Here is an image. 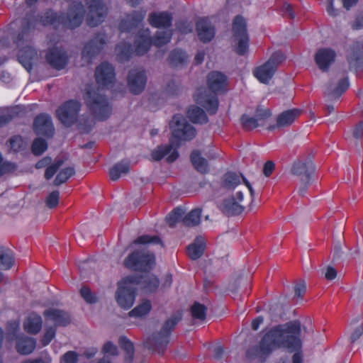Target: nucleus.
<instances>
[{"mask_svg":"<svg viewBox=\"0 0 363 363\" xmlns=\"http://www.w3.org/2000/svg\"><path fill=\"white\" fill-rule=\"evenodd\" d=\"M301 325L298 320L289 321L271 328L261 338L258 345L246 352L247 357L269 356L277 349H286L294 352L292 363H303L302 341L300 338Z\"/></svg>","mask_w":363,"mask_h":363,"instance_id":"f257e3e1","label":"nucleus"},{"mask_svg":"<svg viewBox=\"0 0 363 363\" xmlns=\"http://www.w3.org/2000/svg\"><path fill=\"white\" fill-rule=\"evenodd\" d=\"M95 79L99 87L87 88L83 98L91 114L96 119L104 121L110 117L112 107L106 96L100 93V87H108L114 84L116 79L114 67L107 62H101L96 68Z\"/></svg>","mask_w":363,"mask_h":363,"instance_id":"f03ea898","label":"nucleus"},{"mask_svg":"<svg viewBox=\"0 0 363 363\" xmlns=\"http://www.w3.org/2000/svg\"><path fill=\"white\" fill-rule=\"evenodd\" d=\"M169 127L172 130L169 144L159 145L151 153V157L155 161L161 160L167 156L166 160L169 163L174 162L179 157V152L173 147H179L181 142L191 140L196 135V130L194 126L186 121L182 114H174L169 123Z\"/></svg>","mask_w":363,"mask_h":363,"instance_id":"7ed1b4c3","label":"nucleus"},{"mask_svg":"<svg viewBox=\"0 0 363 363\" xmlns=\"http://www.w3.org/2000/svg\"><path fill=\"white\" fill-rule=\"evenodd\" d=\"M160 286L158 277L152 274L128 275L118 282L116 300L123 309L130 308L138 289L145 293H154Z\"/></svg>","mask_w":363,"mask_h":363,"instance_id":"20e7f679","label":"nucleus"},{"mask_svg":"<svg viewBox=\"0 0 363 363\" xmlns=\"http://www.w3.org/2000/svg\"><path fill=\"white\" fill-rule=\"evenodd\" d=\"M85 10L81 1H77L69 6L67 13L58 14L50 9L40 18L43 26H54L57 27L61 25L64 28L74 30L79 28L84 20Z\"/></svg>","mask_w":363,"mask_h":363,"instance_id":"39448f33","label":"nucleus"},{"mask_svg":"<svg viewBox=\"0 0 363 363\" xmlns=\"http://www.w3.org/2000/svg\"><path fill=\"white\" fill-rule=\"evenodd\" d=\"M182 318V313H178L167 319L160 331L153 333L144 341V347L153 352L162 355L169 343L172 331Z\"/></svg>","mask_w":363,"mask_h":363,"instance_id":"423d86ee","label":"nucleus"},{"mask_svg":"<svg viewBox=\"0 0 363 363\" xmlns=\"http://www.w3.org/2000/svg\"><path fill=\"white\" fill-rule=\"evenodd\" d=\"M123 265L132 271L149 272L155 265V255L145 250H136L125 257Z\"/></svg>","mask_w":363,"mask_h":363,"instance_id":"0eeeda50","label":"nucleus"},{"mask_svg":"<svg viewBox=\"0 0 363 363\" xmlns=\"http://www.w3.org/2000/svg\"><path fill=\"white\" fill-rule=\"evenodd\" d=\"M315 164L311 160H298L291 167V173L300 178L298 194L303 196L311 184L312 176L315 172Z\"/></svg>","mask_w":363,"mask_h":363,"instance_id":"6e6552de","label":"nucleus"},{"mask_svg":"<svg viewBox=\"0 0 363 363\" xmlns=\"http://www.w3.org/2000/svg\"><path fill=\"white\" fill-rule=\"evenodd\" d=\"M285 59V55L281 51H276L272 53L269 59L260 66L255 67L253 71V75L257 80L267 84L274 75L278 65Z\"/></svg>","mask_w":363,"mask_h":363,"instance_id":"1a4fd4ad","label":"nucleus"},{"mask_svg":"<svg viewBox=\"0 0 363 363\" xmlns=\"http://www.w3.org/2000/svg\"><path fill=\"white\" fill-rule=\"evenodd\" d=\"M233 37L235 44V52L239 55H244L248 51L250 38L247 30V23L244 17L237 15L232 25Z\"/></svg>","mask_w":363,"mask_h":363,"instance_id":"9d476101","label":"nucleus"},{"mask_svg":"<svg viewBox=\"0 0 363 363\" xmlns=\"http://www.w3.org/2000/svg\"><path fill=\"white\" fill-rule=\"evenodd\" d=\"M81 104L74 99L65 101L56 110V118L65 127L74 125L79 119Z\"/></svg>","mask_w":363,"mask_h":363,"instance_id":"9b49d317","label":"nucleus"},{"mask_svg":"<svg viewBox=\"0 0 363 363\" xmlns=\"http://www.w3.org/2000/svg\"><path fill=\"white\" fill-rule=\"evenodd\" d=\"M87 7L86 22L94 28L103 23L106 17L108 9L103 0H84Z\"/></svg>","mask_w":363,"mask_h":363,"instance_id":"f8f14e48","label":"nucleus"},{"mask_svg":"<svg viewBox=\"0 0 363 363\" xmlns=\"http://www.w3.org/2000/svg\"><path fill=\"white\" fill-rule=\"evenodd\" d=\"M106 45V35L97 33L85 44L82 51V58L90 62L97 56Z\"/></svg>","mask_w":363,"mask_h":363,"instance_id":"ddd939ff","label":"nucleus"},{"mask_svg":"<svg viewBox=\"0 0 363 363\" xmlns=\"http://www.w3.org/2000/svg\"><path fill=\"white\" fill-rule=\"evenodd\" d=\"M350 70H354L358 77L363 75V43L354 42L350 53L347 57Z\"/></svg>","mask_w":363,"mask_h":363,"instance_id":"4468645a","label":"nucleus"},{"mask_svg":"<svg viewBox=\"0 0 363 363\" xmlns=\"http://www.w3.org/2000/svg\"><path fill=\"white\" fill-rule=\"evenodd\" d=\"M33 128L36 135L47 138H52L55 133L52 118L45 113H40L35 116Z\"/></svg>","mask_w":363,"mask_h":363,"instance_id":"2eb2a0df","label":"nucleus"},{"mask_svg":"<svg viewBox=\"0 0 363 363\" xmlns=\"http://www.w3.org/2000/svg\"><path fill=\"white\" fill-rule=\"evenodd\" d=\"M45 60L53 69L62 70L67 65L69 57L67 52L62 48L52 47L48 50Z\"/></svg>","mask_w":363,"mask_h":363,"instance_id":"dca6fc26","label":"nucleus"},{"mask_svg":"<svg viewBox=\"0 0 363 363\" xmlns=\"http://www.w3.org/2000/svg\"><path fill=\"white\" fill-rule=\"evenodd\" d=\"M128 85L133 94H140L145 88L147 76L144 69H132L128 75Z\"/></svg>","mask_w":363,"mask_h":363,"instance_id":"f3484780","label":"nucleus"},{"mask_svg":"<svg viewBox=\"0 0 363 363\" xmlns=\"http://www.w3.org/2000/svg\"><path fill=\"white\" fill-rule=\"evenodd\" d=\"M301 113L298 108H291L279 113L277 118L275 124L267 127L268 130H274L277 128H282L291 125Z\"/></svg>","mask_w":363,"mask_h":363,"instance_id":"a211bd4d","label":"nucleus"},{"mask_svg":"<svg viewBox=\"0 0 363 363\" xmlns=\"http://www.w3.org/2000/svg\"><path fill=\"white\" fill-rule=\"evenodd\" d=\"M241 179L247 187L252 199L254 197L255 191L249 181L242 174L235 172H228L222 179V186L228 189H234L240 184Z\"/></svg>","mask_w":363,"mask_h":363,"instance_id":"6ab92c4d","label":"nucleus"},{"mask_svg":"<svg viewBox=\"0 0 363 363\" xmlns=\"http://www.w3.org/2000/svg\"><path fill=\"white\" fill-rule=\"evenodd\" d=\"M195 101L203 106L209 114H215L219 106L218 99L216 95H208L206 91L202 92L198 90L194 96Z\"/></svg>","mask_w":363,"mask_h":363,"instance_id":"aec40b11","label":"nucleus"},{"mask_svg":"<svg viewBox=\"0 0 363 363\" xmlns=\"http://www.w3.org/2000/svg\"><path fill=\"white\" fill-rule=\"evenodd\" d=\"M145 16L146 11L145 10L133 11L126 16L125 19L120 22V30L122 32H130L143 22Z\"/></svg>","mask_w":363,"mask_h":363,"instance_id":"412c9836","label":"nucleus"},{"mask_svg":"<svg viewBox=\"0 0 363 363\" xmlns=\"http://www.w3.org/2000/svg\"><path fill=\"white\" fill-rule=\"evenodd\" d=\"M196 28L199 39L204 43L211 41L215 36V28L207 17L199 18L196 22Z\"/></svg>","mask_w":363,"mask_h":363,"instance_id":"4be33fe9","label":"nucleus"},{"mask_svg":"<svg viewBox=\"0 0 363 363\" xmlns=\"http://www.w3.org/2000/svg\"><path fill=\"white\" fill-rule=\"evenodd\" d=\"M336 53L331 48H320L315 55V62L323 72H327L335 61Z\"/></svg>","mask_w":363,"mask_h":363,"instance_id":"5701e85b","label":"nucleus"},{"mask_svg":"<svg viewBox=\"0 0 363 363\" xmlns=\"http://www.w3.org/2000/svg\"><path fill=\"white\" fill-rule=\"evenodd\" d=\"M227 77L220 72L212 71L207 76L208 87L213 93L225 91Z\"/></svg>","mask_w":363,"mask_h":363,"instance_id":"b1692460","label":"nucleus"},{"mask_svg":"<svg viewBox=\"0 0 363 363\" xmlns=\"http://www.w3.org/2000/svg\"><path fill=\"white\" fill-rule=\"evenodd\" d=\"M172 14L168 11L152 12L149 14L150 25L156 28H167L172 24Z\"/></svg>","mask_w":363,"mask_h":363,"instance_id":"393cba45","label":"nucleus"},{"mask_svg":"<svg viewBox=\"0 0 363 363\" xmlns=\"http://www.w3.org/2000/svg\"><path fill=\"white\" fill-rule=\"evenodd\" d=\"M350 83L347 77L339 80L337 85L333 86L332 82L326 84L325 94L330 100L339 99L349 88Z\"/></svg>","mask_w":363,"mask_h":363,"instance_id":"a878e982","label":"nucleus"},{"mask_svg":"<svg viewBox=\"0 0 363 363\" xmlns=\"http://www.w3.org/2000/svg\"><path fill=\"white\" fill-rule=\"evenodd\" d=\"M45 318L52 321L55 326H66L70 323V317L62 310L49 308L43 312Z\"/></svg>","mask_w":363,"mask_h":363,"instance_id":"bb28decb","label":"nucleus"},{"mask_svg":"<svg viewBox=\"0 0 363 363\" xmlns=\"http://www.w3.org/2000/svg\"><path fill=\"white\" fill-rule=\"evenodd\" d=\"M37 57V51L32 46H26L19 50L18 60L28 72L33 69V61Z\"/></svg>","mask_w":363,"mask_h":363,"instance_id":"cd10ccee","label":"nucleus"},{"mask_svg":"<svg viewBox=\"0 0 363 363\" xmlns=\"http://www.w3.org/2000/svg\"><path fill=\"white\" fill-rule=\"evenodd\" d=\"M219 208L227 216H238L244 211V207L239 204L233 197L224 199L220 204Z\"/></svg>","mask_w":363,"mask_h":363,"instance_id":"c85d7f7f","label":"nucleus"},{"mask_svg":"<svg viewBox=\"0 0 363 363\" xmlns=\"http://www.w3.org/2000/svg\"><path fill=\"white\" fill-rule=\"evenodd\" d=\"M43 320L40 315L32 313L23 321V329L29 334L36 335L42 329Z\"/></svg>","mask_w":363,"mask_h":363,"instance_id":"c756f323","label":"nucleus"},{"mask_svg":"<svg viewBox=\"0 0 363 363\" xmlns=\"http://www.w3.org/2000/svg\"><path fill=\"white\" fill-rule=\"evenodd\" d=\"M36 347V340L33 337L28 336H20L17 338L16 342V351L21 354H31Z\"/></svg>","mask_w":363,"mask_h":363,"instance_id":"7c9ffc66","label":"nucleus"},{"mask_svg":"<svg viewBox=\"0 0 363 363\" xmlns=\"http://www.w3.org/2000/svg\"><path fill=\"white\" fill-rule=\"evenodd\" d=\"M205 249L206 241L204 238L201 236H197L194 242L186 247V252L191 259L196 260L203 255Z\"/></svg>","mask_w":363,"mask_h":363,"instance_id":"2f4dec72","label":"nucleus"},{"mask_svg":"<svg viewBox=\"0 0 363 363\" xmlns=\"http://www.w3.org/2000/svg\"><path fill=\"white\" fill-rule=\"evenodd\" d=\"M189 60V56L186 51L181 48L172 50L169 55L168 61L172 67H182L185 66Z\"/></svg>","mask_w":363,"mask_h":363,"instance_id":"473e14b6","label":"nucleus"},{"mask_svg":"<svg viewBox=\"0 0 363 363\" xmlns=\"http://www.w3.org/2000/svg\"><path fill=\"white\" fill-rule=\"evenodd\" d=\"M190 160L192 165L197 172L201 174H206L208 172V162L201 155V152L199 150H195L191 152Z\"/></svg>","mask_w":363,"mask_h":363,"instance_id":"72a5a7b5","label":"nucleus"},{"mask_svg":"<svg viewBox=\"0 0 363 363\" xmlns=\"http://www.w3.org/2000/svg\"><path fill=\"white\" fill-rule=\"evenodd\" d=\"M186 116L193 123L203 124L208 122L205 111L197 106H191L186 112Z\"/></svg>","mask_w":363,"mask_h":363,"instance_id":"f704fd0d","label":"nucleus"},{"mask_svg":"<svg viewBox=\"0 0 363 363\" xmlns=\"http://www.w3.org/2000/svg\"><path fill=\"white\" fill-rule=\"evenodd\" d=\"M136 55L142 56L147 53L152 45V37L144 34L139 35L134 42Z\"/></svg>","mask_w":363,"mask_h":363,"instance_id":"c9c22d12","label":"nucleus"},{"mask_svg":"<svg viewBox=\"0 0 363 363\" xmlns=\"http://www.w3.org/2000/svg\"><path fill=\"white\" fill-rule=\"evenodd\" d=\"M14 264L13 252L8 247L0 246V267L3 270H9Z\"/></svg>","mask_w":363,"mask_h":363,"instance_id":"e433bc0d","label":"nucleus"},{"mask_svg":"<svg viewBox=\"0 0 363 363\" xmlns=\"http://www.w3.org/2000/svg\"><path fill=\"white\" fill-rule=\"evenodd\" d=\"M121 348L125 352V361L131 363L133 360L135 348L133 342L125 336H121L118 339Z\"/></svg>","mask_w":363,"mask_h":363,"instance_id":"4c0bfd02","label":"nucleus"},{"mask_svg":"<svg viewBox=\"0 0 363 363\" xmlns=\"http://www.w3.org/2000/svg\"><path fill=\"white\" fill-rule=\"evenodd\" d=\"M116 51L118 60L121 62L128 61L134 52L132 44L126 42L117 45Z\"/></svg>","mask_w":363,"mask_h":363,"instance_id":"58836bf2","label":"nucleus"},{"mask_svg":"<svg viewBox=\"0 0 363 363\" xmlns=\"http://www.w3.org/2000/svg\"><path fill=\"white\" fill-rule=\"evenodd\" d=\"M201 213L202 211L201 208L192 209L182 218L183 224L187 227L199 225L201 220Z\"/></svg>","mask_w":363,"mask_h":363,"instance_id":"ea45409f","label":"nucleus"},{"mask_svg":"<svg viewBox=\"0 0 363 363\" xmlns=\"http://www.w3.org/2000/svg\"><path fill=\"white\" fill-rule=\"evenodd\" d=\"M130 164L127 161H121L114 164L109 170L110 179L113 181L118 180L122 174L129 172Z\"/></svg>","mask_w":363,"mask_h":363,"instance_id":"a19ab883","label":"nucleus"},{"mask_svg":"<svg viewBox=\"0 0 363 363\" xmlns=\"http://www.w3.org/2000/svg\"><path fill=\"white\" fill-rule=\"evenodd\" d=\"M36 20L34 17H26L22 23V28L21 32L18 33L16 42L17 43H21V41H23L25 37L28 35L29 31L31 29H34L35 26Z\"/></svg>","mask_w":363,"mask_h":363,"instance_id":"79ce46f5","label":"nucleus"},{"mask_svg":"<svg viewBox=\"0 0 363 363\" xmlns=\"http://www.w3.org/2000/svg\"><path fill=\"white\" fill-rule=\"evenodd\" d=\"M152 304L150 301L145 299L135 308L131 310L128 315L130 317L139 318L143 317L151 311Z\"/></svg>","mask_w":363,"mask_h":363,"instance_id":"37998d69","label":"nucleus"},{"mask_svg":"<svg viewBox=\"0 0 363 363\" xmlns=\"http://www.w3.org/2000/svg\"><path fill=\"white\" fill-rule=\"evenodd\" d=\"M185 213L183 208L180 206H177L174 208L167 216L166 221L168 223L169 227H174L175 225L179 222L182 221V218H184V215Z\"/></svg>","mask_w":363,"mask_h":363,"instance_id":"c03bdc74","label":"nucleus"},{"mask_svg":"<svg viewBox=\"0 0 363 363\" xmlns=\"http://www.w3.org/2000/svg\"><path fill=\"white\" fill-rule=\"evenodd\" d=\"M190 313L194 319L203 320L206 318L207 308L205 305L196 301L191 306Z\"/></svg>","mask_w":363,"mask_h":363,"instance_id":"a18cd8bd","label":"nucleus"},{"mask_svg":"<svg viewBox=\"0 0 363 363\" xmlns=\"http://www.w3.org/2000/svg\"><path fill=\"white\" fill-rule=\"evenodd\" d=\"M75 174V169L72 167H65L62 169L57 174L55 180L54 185L60 186L65 183L71 177Z\"/></svg>","mask_w":363,"mask_h":363,"instance_id":"49530a36","label":"nucleus"},{"mask_svg":"<svg viewBox=\"0 0 363 363\" xmlns=\"http://www.w3.org/2000/svg\"><path fill=\"white\" fill-rule=\"evenodd\" d=\"M171 38V33H167L166 31H157L155 35L152 38V45L160 48L169 43Z\"/></svg>","mask_w":363,"mask_h":363,"instance_id":"de8ad7c7","label":"nucleus"},{"mask_svg":"<svg viewBox=\"0 0 363 363\" xmlns=\"http://www.w3.org/2000/svg\"><path fill=\"white\" fill-rule=\"evenodd\" d=\"M48 149L47 141L42 138H35L31 145V150L34 155L40 156Z\"/></svg>","mask_w":363,"mask_h":363,"instance_id":"09e8293b","label":"nucleus"},{"mask_svg":"<svg viewBox=\"0 0 363 363\" xmlns=\"http://www.w3.org/2000/svg\"><path fill=\"white\" fill-rule=\"evenodd\" d=\"M135 245H162L160 238L157 235H143L138 237L133 242Z\"/></svg>","mask_w":363,"mask_h":363,"instance_id":"8fccbe9b","label":"nucleus"},{"mask_svg":"<svg viewBox=\"0 0 363 363\" xmlns=\"http://www.w3.org/2000/svg\"><path fill=\"white\" fill-rule=\"evenodd\" d=\"M240 123L242 128L245 130H252L259 126V123L255 117H251L245 113L241 116Z\"/></svg>","mask_w":363,"mask_h":363,"instance_id":"3c124183","label":"nucleus"},{"mask_svg":"<svg viewBox=\"0 0 363 363\" xmlns=\"http://www.w3.org/2000/svg\"><path fill=\"white\" fill-rule=\"evenodd\" d=\"M9 146L13 152H18L23 150L24 142L21 135H16L12 136L8 141Z\"/></svg>","mask_w":363,"mask_h":363,"instance_id":"603ef678","label":"nucleus"},{"mask_svg":"<svg viewBox=\"0 0 363 363\" xmlns=\"http://www.w3.org/2000/svg\"><path fill=\"white\" fill-rule=\"evenodd\" d=\"M272 116V111L269 108H257L255 111V118L259 123V126H264L267 121Z\"/></svg>","mask_w":363,"mask_h":363,"instance_id":"864d4df0","label":"nucleus"},{"mask_svg":"<svg viewBox=\"0 0 363 363\" xmlns=\"http://www.w3.org/2000/svg\"><path fill=\"white\" fill-rule=\"evenodd\" d=\"M79 292L81 296L87 303L92 304L97 302L98 298L96 294L91 291L89 287L84 286L81 288Z\"/></svg>","mask_w":363,"mask_h":363,"instance_id":"5fc2aeb1","label":"nucleus"},{"mask_svg":"<svg viewBox=\"0 0 363 363\" xmlns=\"http://www.w3.org/2000/svg\"><path fill=\"white\" fill-rule=\"evenodd\" d=\"M60 201V192L57 190L50 192L45 199L46 206L49 208H55L57 206Z\"/></svg>","mask_w":363,"mask_h":363,"instance_id":"6e6d98bb","label":"nucleus"},{"mask_svg":"<svg viewBox=\"0 0 363 363\" xmlns=\"http://www.w3.org/2000/svg\"><path fill=\"white\" fill-rule=\"evenodd\" d=\"M55 335V327L50 326L46 328L45 332L40 340L42 345L44 347L48 345L50 343V342L54 339Z\"/></svg>","mask_w":363,"mask_h":363,"instance_id":"4d7b16f0","label":"nucleus"},{"mask_svg":"<svg viewBox=\"0 0 363 363\" xmlns=\"http://www.w3.org/2000/svg\"><path fill=\"white\" fill-rule=\"evenodd\" d=\"M62 164V160H57L55 163L52 164L47 167L45 172V178L48 180L50 179L53 177V176L57 173L60 166Z\"/></svg>","mask_w":363,"mask_h":363,"instance_id":"13d9d810","label":"nucleus"},{"mask_svg":"<svg viewBox=\"0 0 363 363\" xmlns=\"http://www.w3.org/2000/svg\"><path fill=\"white\" fill-rule=\"evenodd\" d=\"M92 121L89 118H81L78 124V129L83 133H89L93 128Z\"/></svg>","mask_w":363,"mask_h":363,"instance_id":"bf43d9fd","label":"nucleus"},{"mask_svg":"<svg viewBox=\"0 0 363 363\" xmlns=\"http://www.w3.org/2000/svg\"><path fill=\"white\" fill-rule=\"evenodd\" d=\"M79 360L78 354L74 351H68L62 357L61 363H77Z\"/></svg>","mask_w":363,"mask_h":363,"instance_id":"052dcab7","label":"nucleus"},{"mask_svg":"<svg viewBox=\"0 0 363 363\" xmlns=\"http://www.w3.org/2000/svg\"><path fill=\"white\" fill-rule=\"evenodd\" d=\"M102 352L104 354L116 356L118 354V347L112 342L107 341L103 346Z\"/></svg>","mask_w":363,"mask_h":363,"instance_id":"680f3d73","label":"nucleus"},{"mask_svg":"<svg viewBox=\"0 0 363 363\" xmlns=\"http://www.w3.org/2000/svg\"><path fill=\"white\" fill-rule=\"evenodd\" d=\"M363 334V323L357 326L352 332L350 340L352 343L356 342Z\"/></svg>","mask_w":363,"mask_h":363,"instance_id":"e2e57ef3","label":"nucleus"},{"mask_svg":"<svg viewBox=\"0 0 363 363\" xmlns=\"http://www.w3.org/2000/svg\"><path fill=\"white\" fill-rule=\"evenodd\" d=\"M306 291V285L304 281H301L294 286V294L298 298H302Z\"/></svg>","mask_w":363,"mask_h":363,"instance_id":"0e129e2a","label":"nucleus"},{"mask_svg":"<svg viewBox=\"0 0 363 363\" xmlns=\"http://www.w3.org/2000/svg\"><path fill=\"white\" fill-rule=\"evenodd\" d=\"M177 28L181 33L184 34L191 33L193 30L192 25L190 23H188L187 21L180 22L178 24Z\"/></svg>","mask_w":363,"mask_h":363,"instance_id":"69168bd1","label":"nucleus"},{"mask_svg":"<svg viewBox=\"0 0 363 363\" xmlns=\"http://www.w3.org/2000/svg\"><path fill=\"white\" fill-rule=\"evenodd\" d=\"M274 168L275 164L274 163V162L271 160L267 161L263 167V174H264L265 177H268L272 174L273 171L274 170Z\"/></svg>","mask_w":363,"mask_h":363,"instance_id":"338daca9","label":"nucleus"},{"mask_svg":"<svg viewBox=\"0 0 363 363\" xmlns=\"http://www.w3.org/2000/svg\"><path fill=\"white\" fill-rule=\"evenodd\" d=\"M52 362V358L48 355L45 356L44 358L43 357H38L35 359H28L26 360L23 361L21 363H51Z\"/></svg>","mask_w":363,"mask_h":363,"instance_id":"774afa93","label":"nucleus"}]
</instances>
